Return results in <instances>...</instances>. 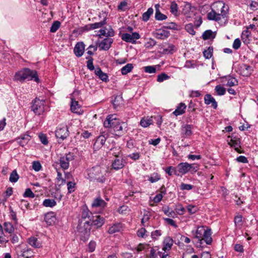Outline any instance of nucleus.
I'll use <instances>...</instances> for the list:
<instances>
[{"mask_svg":"<svg viewBox=\"0 0 258 258\" xmlns=\"http://www.w3.org/2000/svg\"><path fill=\"white\" fill-rule=\"evenodd\" d=\"M105 128H110V132L114 138L118 139L125 134L127 130V124L116 117V114L108 115L103 122Z\"/></svg>","mask_w":258,"mask_h":258,"instance_id":"1","label":"nucleus"},{"mask_svg":"<svg viewBox=\"0 0 258 258\" xmlns=\"http://www.w3.org/2000/svg\"><path fill=\"white\" fill-rule=\"evenodd\" d=\"M81 220L85 222L88 221V225L90 227H94L96 229L101 228L105 223V219L101 216L95 214V215L88 209L87 207L82 209L81 215Z\"/></svg>","mask_w":258,"mask_h":258,"instance_id":"2","label":"nucleus"},{"mask_svg":"<svg viewBox=\"0 0 258 258\" xmlns=\"http://www.w3.org/2000/svg\"><path fill=\"white\" fill-rule=\"evenodd\" d=\"M13 80L14 81L20 82H24L25 80H33L37 83L40 82L37 71L28 68H23L17 72L14 75Z\"/></svg>","mask_w":258,"mask_h":258,"instance_id":"3","label":"nucleus"},{"mask_svg":"<svg viewBox=\"0 0 258 258\" xmlns=\"http://www.w3.org/2000/svg\"><path fill=\"white\" fill-rule=\"evenodd\" d=\"M104 169L100 165H96L86 170L87 176L86 178L91 182L96 181L100 183H104L106 180V173L103 172Z\"/></svg>","mask_w":258,"mask_h":258,"instance_id":"4","label":"nucleus"},{"mask_svg":"<svg viewBox=\"0 0 258 258\" xmlns=\"http://www.w3.org/2000/svg\"><path fill=\"white\" fill-rule=\"evenodd\" d=\"M79 223L77 227V234L80 240L84 242L88 240L91 234L90 225H88V221L81 220V216L79 219Z\"/></svg>","mask_w":258,"mask_h":258,"instance_id":"5","label":"nucleus"},{"mask_svg":"<svg viewBox=\"0 0 258 258\" xmlns=\"http://www.w3.org/2000/svg\"><path fill=\"white\" fill-rule=\"evenodd\" d=\"M45 102L44 100H41L36 97L31 103V111H33L36 115L39 116L43 114L45 111Z\"/></svg>","mask_w":258,"mask_h":258,"instance_id":"6","label":"nucleus"},{"mask_svg":"<svg viewBox=\"0 0 258 258\" xmlns=\"http://www.w3.org/2000/svg\"><path fill=\"white\" fill-rule=\"evenodd\" d=\"M212 234L211 229L206 227L204 231L203 232L202 238H200L199 241H196L195 245L196 247L203 248L204 246V243L211 245L213 241Z\"/></svg>","mask_w":258,"mask_h":258,"instance_id":"7","label":"nucleus"},{"mask_svg":"<svg viewBox=\"0 0 258 258\" xmlns=\"http://www.w3.org/2000/svg\"><path fill=\"white\" fill-rule=\"evenodd\" d=\"M227 143L230 147L234 149V150L238 153H242L243 151L240 150L241 148V140L238 136L232 134L227 137Z\"/></svg>","mask_w":258,"mask_h":258,"instance_id":"8","label":"nucleus"},{"mask_svg":"<svg viewBox=\"0 0 258 258\" xmlns=\"http://www.w3.org/2000/svg\"><path fill=\"white\" fill-rule=\"evenodd\" d=\"M70 135V132L67 125H58L55 131V135L58 140L61 141L66 139Z\"/></svg>","mask_w":258,"mask_h":258,"instance_id":"9","label":"nucleus"},{"mask_svg":"<svg viewBox=\"0 0 258 258\" xmlns=\"http://www.w3.org/2000/svg\"><path fill=\"white\" fill-rule=\"evenodd\" d=\"M126 164L125 159L121 156H116L115 159L112 161L111 168L115 171L122 169Z\"/></svg>","mask_w":258,"mask_h":258,"instance_id":"10","label":"nucleus"},{"mask_svg":"<svg viewBox=\"0 0 258 258\" xmlns=\"http://www.w3.org/2000/svg\"><path fill=\"white\" fill-rule=\"evenodd\" d=\"M192 124H185L181 127L180 135L181 138H188L192 135Z\"/></svg>","mask_w":258,"mask_h":258,"instance_id":"11","label":"nucleus"},{"mask_svg":"<svg viewBox=\"0 0 258 258\" xmlns=\"http://www.w3.org/2000/svg\"><path fill=\"white\" fill-rule=\"evenodd\" d=\"M108 133L106 132H101L100 135L97 138L94 146H97V148L102 147L104 145L106 139L108 138Z\"/></svg>","mask_w":258,"mask_h":258,"instance_id":"12","label":"nucleus"},{"mask_svg":"<svg viewBox=\"0 0 258 258\" xmlns=\"http://www.w3.org/2000/svg\"><path fill=\"white\" fill-rule=\"evenodd\" d=\"M113 39L111 38L106 37L98 43V46L100 50H108L111 46Z\"/></svg>","mask_w":258,"mask_h":258,"instance_id":"13","label":"nucleus"},{"mask_svg":"<svg viewBox=\"0 0 258 258\" xmlns=\"http://www.w3.org/2000/svg\"><path fill=\"white\" fill-rule=\"evenodd\" d=\"M85 45L83 42H79L76 43L74 48V52L77 57H80L83 55L85 51Z\"/></svg>","mask_w":258,"mask_h":258,"instance_id":"14","label":"nucleus"},{"mask_svg":"<svg viewBox=\"0 0 258 258\" xmlns=\"http://www.w3.org/2000/svg\"><path fill=\"white\" fill-rule=\"evenodd\" d=\"M107 203L105 202L100 196H98L94 199L91 204L93 208H104L107 206Z\"/></svg>","mask_w":258,"mask_h":258,"instance_id":"15","label":"nucleus"},{"mask_svg":"<svg viewBox=\"0 0 258 258\" xmlns=\"http://www.w3.org/2000/svg\"><path fill=\"white\" fill-rule=\"evenodd\" d=\"M31 139V136L27 133L25 134L21 135L20 137L16 139V141L18 144L22 147H25Z\"/></svg>","mask_w":258,"mask_h":258,"instance_id":"16","label":"nucleus"},{"mask_svg":"<svg viewBox=\"0 0 258 258\" xmlns=\"http://www.w3.org/2000/svg\"><path fill=\"white\" fill-rule=\"evenodd\" d=\"M56 215L53 212H49L45 214L44 220L48 225H53L56 221Z\"/></svg>","mask_w":258,"mask_h":258,"instance_id":"17","label":"nucleus"},{"mask_svg":"<svg viewBox=\"0 0 258 258\" xmlns=\"http://www.w3.org/2000/svg\"><path fill=\"white\" fill-rule=\"evenodd\" d=\"M123 224L120 222H117L113 224L110 226L108 230V233L110 234H112L115 233L120 232L123 230Z\"/></svg>","mask_w":258,"mask_h":258,"instance_id":"18","label":"nucleus"},{"mask_svg":"<svg viewBox=\"0 0 258 258\" xmlns=\"http://www.w3.org/2000/svg\"><path fill=\"white\" fill-rule=\"evenodd\" d=\"M204 102L206 105L211 104V106L215 109L217 108V102L215 98L210 94H207L205 95Z\"/></svg>","mask_w":258,"mask_h":258,"instance_id":"19","label":"nucleus"},{"mask_svg":"<svg viewBox=\"0 0 258 258\" xmlns=\"http://www.w3.org/2000/svg\"><path fill=\"white\" fill-rule=\"evenodd\" d=\"M95 75L98 77V78L105 83L109 82L108 76L106 73L102 72L101 68L99 67L96 68L94 72Z\"/></svg>","mask_w":258,"mask_h":258,"instance_id":"20","label":"nucleus"},{"mask_svg":"<svg viewBox=\"0 0 258 258\" xmlns=\"http://www.w3.org/2000/svg\"><path fill=\"white\" fill-rule=\"evenodd\" d=\"M206 228V226H198L197 230L195 231L194 230H192L191 233L193 235L194 238L197 240L196 241H199L200 238H202L203 232L204 231Z\"/></svg>","mask_w":258,"mask_h":258,"instance_id":"21","label":"nucleus"},{"mask_svg":"<svg viewBox=\"0 0 258 258\" xmlns=\"http://www.w3.org/2000/svg\"><path fill=\"white\" fill-rule=\"evenodd\" d=\"M170 35V32L168 31L159 29L154 33V36L158 39H165L168 38Z\"/></svg>","mask_w":258,"mask_h":258,"instance_id":"22","label":"nucleus"},{"mask_svg":"<svg viewBox=\"0 0 258 258\" xmlns=\"http://www.w3.org/2000/svg\"><path fill=\"white\" fill-rule=\"evenodd\" d=\"M173 244V240L172 237L170 236L166 237L163 241V248L162 250L166 251L171 249Z\"/></svg>","mask_w":258,"mask_h":258,"instance_id":"23","label":"nucleus"},{"mask_svg":"<svg viewBox=\"0 0 258 258\" xmlns=\"http://www.w3.org/2000/svg\"><path fill=\"white\" fill-rule=\"evenodd\" d=\"M177 169L178 173L181 175H184L189 172L188 163L187 162H181L177 166Z\"/></svg>","mask_w":258,"mask_h":258,"instance_id":"24","label":"nucleus"},{"mask_svg":"<svg viewBox=\"0 0 258 258\" xmlns=\"http://www.w3.org/2000/svg\"><path fill=\"white\" fill-rule=\"evenodd\" d=\"M186 106L185 103L181 102L178 104L175 110L173 112L172 114L177 116L184 113Z\"/></svg>","mask_w":258,"mask_h":258,"instance_id":"25","label":"nucleus"},{"mask_svg":"<svg viewBox=\"0 0 258 258\" xmlns=\"http://www.w3.org/2000/svg\"><path fill=\"white\" fill-rule=\"evenodd\" d=\"M27 242L29 245L36 248H39L42 247L41 242L34 236L29 237L27 240Z\"/></svg>","mask_w":258,"mask_h":258,"instance_id":"26","label":"nucleus"},{"mask_svg":"<svg viewBox=\"0 0 258 258\" xmlns=\"http://www.w3.org/2000/svg\"><path fill=\"white\" fill-rule=\"evenodd\" d=\"M224 78H225L227 82V84H226L227 86L232 87L238 85L237 80L235 78L233 77L232 76H224Z\"/></svg>","mask_w":258,"mask_h":258,"instance_id":"27","label":"nucleus"},{"mask_svg":"<svg viewBox=\"0 0 258 258\" xmlns=\"http://www.w3.org/2000/svg\"><path fill=\"white\" fill-rule=\"evenodd\" d=\"M154 121L152 120V117H147L146 118L143 117L140 120V125L143 127H147L150 125L153 124Z\"/></svg>","mask_w":258,"mask_h":258,"instance_id":"28","label":"nucleus"},{"mask_svg":"<svg viewBox=\"0 0 258 258\" xmlns=\"http://www.w3.org/2000/svg\"><path fill=\"white\" fill-rule=\"evenodd\" d=\"M170 12L175 17H177L179 15V13L178 12V6L175 1H172L171 3L170 6Z\"/></svg>","mask_w":258,"mask_h":258,"instance_id":"29","label":"nucleus"},{"mask_svg":"<svg viewBox=\"0 0 258 258\" xmlns=\"http://www.w3.org/2000/svg\"><path fill=\"white\" fill-rule=\"evenodd\" d=\"M242 216L241 215H237L234 217V222L235 229H240L242 227Z\"/></svg>","mask_w":258,"mask_h":258,"instance_id":"30","label":"nucleus"},{"mask_svg":"<svg viewBox=\"0 0 258 258\" xmlns=\"http://www.w3.org/2000/svg\"><path fill=\"white\" fill-rule=\"evenodd\" d=\"M164 171L169 176H172L173 174L176 176L179 175L177 169L173 166H168L164 169Z\"/></svg>","mask_w":258,"mask_h":258,"instance_id":"31","label":"nucleus"},{"mask_svg":"<svg viewBox=\"0 0 258 258\" xmlns=\"http://www.w3.org/2000/svg\"><path fill=\"white\" fill-rule=\"evenodd\" d=\"M216 34H214L213 32L210 30H206L202 34V38L204 40H208L210 38H214Z\"/></svg>","mask_w":258,"mask_h":258,"instance_id":"32","label":"nucleus"},{"mask_svg":"<svg viewBox=\"0 0 258 258\" xmlns=\"http://www.w3.org/2000/svg\"><path fill=\"white\" fill-rule=\"evenodd\" d=\"M163 28L173 30H179L180 29V26L174 22L167 23L165 25L163 26Z\"/></svg>","mask_w":258,"mask_h":258,"instance_id":"33","label":"nucleus"},{"mask_svg":"<svg viewBox=\"0 0 258 258\" xmlns=\"http://www.w3.org/2000/svg\"><path fill=\"white\" fill-rule=\"evenodd\" d=\"M4 229L6 232L9 234L14 233L15 230L13 225L8 222H6L4 223Z\"/></svg>","mask_w":258,"mask_h":258,"instance_id":"34","label":"nucleus"},{"mask_svg":"<svg viewBox=\"0 0 258 258\" xmlns=\"http://www.w3.org/2000/svg\"><path fill=\"white\" fill-rule=\"evenodd\" d=\"M21 255L25 258H30L33 256V252L31 248H24L21 250Z\"/></svg>","mask_w":258,"mask_h":258,"instance_id":"35","label":"nucleus"},{"mask_svg":"<svg viewBox=\"0 0 258 258\" xmlns=\"http://www.w3.org/2000/svg\"><path fill=\"white\" fill-rule=\"evenodd\" d=\"M154 10L152 8L148 9L147 12L144 13L142 15V20L144 22H147L151 16L153 14Z\"/></svg>","mask_w":258,"mask_h":258,"instance_id":"36","label":"nucleus"},{"mask_svg":"<svg viewBox=\"0 0 258 258\" xmlns=\"http://www.w3.org/2000/svg\"><path fill=\"white\" fill-rule=\"evenodd\" d=\"M69 161L67 160L64 156L60 157L59 158V164L61 168L63 169H67L69 167Z\"/></svg>","mask_w":258,"mask_h":258,"instance_id":"37","label":"nucleus"},{"mask_svg":"<svg viewBox=\"0 0 258 258\" xmlns=\"http://www.w3.org/2000/svg\"><path fill=\"white\" fill-rule=\"evenodd\" d=\"M134 68L132 63H127L121 69V73L122 75H125L131 72Z\"/></svg>","mask_w":258,"mask_h":258,"instance_id":"38","label":"nucleus"},{"mask_svg":"<svg viewBox=\"0 0 258 258\" xmlns=\"http://www.w3.org/2000/svg\"><path fill=\"white\" fill-rule=\"evenodd\" d=\"M56 205V201L53 199H47L43 202V205L46 207L52 208Z\"/></svg>","mask_w":258,"mask_h":258,"instance_id":"39","label":"nucleus"},{"mask_svg":"<svg viewBox=\"0 0 258 258\" xmlns=\"http://www.w3.org/2000/svg\"><path fill=\"white\" fill-rule=\"evenodd\" d=\"M215 91L217 95L222 96L225 94L226 90L221 85H218L215 87Z\"/></svg>","mask_w":258,"mask_h":258,"instance_id":"40","label":"nucleus"},{"mask_svg":"<svg viewBox=\"0 0 258 258\" xmlns=\"http://www.w3.org/2000/svg\"><path fill=\"white\" fill-rule=\"evenodd\" d=\"M213 47L209 46L207 50H205L203 52V55L206 59H210L213 56Z\"/></svg>","mask_w":258,"mask_h":258,"instance_id":"41","label":"nucleus"},{"mask_svg":"<svg viewBox=\"0 0 258 258\" xmlns=\"http://www.w3.org/2000/svg\"><path fill=\"white\" fill-rule=\"evenodd\" d=\"M19 178V175L17 173L16 169L14 170L10 174L9 180L11 182L15 183Z\"/></svg>","mask_w":258,"mask_h":258,"instance_id":"42","label":"nucleus"},{"mask_svg":"<svg viewBox=\"0 0 258 258\" xmlns=\"http://www.w3.org/2000/svg\"><path fill=\"white\" fill-rule=\"evenodd\" d=\"M68 194H71L76 189V183L73 181H68L67 183Z\"/></svg>","mask_w":258,"mask_h":258,"instance_id":"43","label":"nucleus"},{"mask_svg":"<svg viewBox=\"0 0 258 258\" xmlns=\"http://www.w3.org/2000/svg\"><path fill=\"white\" fill-rule=\"evenodd\" d=\"M161 179V176L157 172H154L149 177L148 180L151 183H154Z\"/></svg>","mask_w":258,"mask_h":258,"instance_id":"44","label":"nucleus"},{"mask_svg":"<svg viewBox=\"0 0 258 258\" xmlns=\"http://www.w3.org/2000/svg\"><path fill=\"white\" fill-rule=\"evenodd\" d=\"M96 242L94 240H91L87 245V251L89 252H93L95 251L96 247Z\"/></svg>","mask_w":258,"mask_h":258,"instance_id":"45","label":"nucleus"},{"mask_svg":"<svg viewBox=\"0 0 258 258\" xmlns=\"http://www.w3.org/2000/svg\"><path fill=\"white\" fill-rule=\"evenodd\" d=\"M155 18L157 20L162 21L166 20L167 17L165 15L161 13L158 9H157L156 10Z\"/></svg>","mask_w":258,"mask_h":258,"instance_id":"46","label":"nucleus"},{"mask_svg":"<svg viewBox=\"0 0 258 258\" xmlns=\"http://www.w3.org/2000/svg\"><path fill=\"white\" fill-rule=\"evenodd\" d=\"M106 23V19L105 18L102 21L91 24L92 30L101 28Z\"/></svg>","mask_w":258,"mask_h":258,"instance_id":"47","label":"nucleus"},{"mask_svg":"<svg viewBox=\"0 0 258 258\" xmlns=\"http://www.w3.org/2000/svg\"><path fill=\"white\" fill-rule=\"evenodd\" d=\"M61 23L58 21H55L52 24L50 28V32L51 33L55 32L60 27Z\"/></svg>","mask_w":258,"mask_h":258,"instance_id":"48","label":"nucleus"},{"mask_svg":"<svg viewBox=\"0 0 258 258\" xmlns=\"http://www.w3.org/2000/svg\"><path fill=\"white\" fill-rule=\"evenodd\" d=\"M191 10V5L188 2H184L182 12L184 15L188 14Z\"/></svg>","mask_w":258,"mask_h":258,"instance_id":"49","label":"nucleus"},{"mask_svg":"<svg viewBox=\"0 0 258 258\" xmlns=\"http://www.w3.org/2000/svg\"><path fill=\"white\" fill-rule=\"evenodd\" d=\"M86 59L88 60L87 61V68L90 71L94 70L95 68L93 64V57L91 56H87L86 57Z\"/></svg>","mask_w":258,"mask_h":258,"instance_id":"50","label":"nucleus"},{"mask_svg":"<svg viewBox=\"0 0 258 258\" xmlns=\"http://www.w3.org/2000/svg\"><path fill=\"white\" fill-rule=\"evenodd\" d=\"M80 107V106H79L78 102L73 99H72L71 104V109L72 111L77 113V109Z\"/></svg>","mask_w":258,"mask_h":258,"instance_id":"51","label":"nucleus"},{"mask_svg":"<svg viewBox=\"0 0 258 258\" xmlns=\"http://www.w3.org/2000/svg\"><path fill=\"white\" fill-rule=\"evenodd\" d=\"M185 29L189 34L195 35L196 34V32L194 30V27L192 24L189 23L185 26Z\"/></svg>","mask_w":258,"mask_h":258,"instance_id":"52","label":"nucleus"},{"mask_svg":"<svg viewBox=\"0 0 258 258\" xmlns=\"http://www.w3.org/2000/svg\"><path fill=\"white\" fill-rule=\"evenodd\" d=\"M145 73L149 74L155 73L156 72V68L154 66H148L143 68Z\"/></svg>","mask_w":258,"mask_h":258,"instance_id":"53","label":"nucleus"},{"mask_svg":"<svg viewBox=\"0 0 258 258\" xmlns=\"http://www.w3.org/2000/svg\"><path fill=\"white\" fill-rule=\"evenodd\" d=\"M38 137L41 143L44 145H47L48 144V138L45 134L41 133L39 134Z\"/></svg>","mask_w":258,"mask_h":258,"instance_id":"54","label":"nucleus"},{"mask_svg":"<svg viewBox=\"0 0 258 258\" xmlns=\"http://www.w3.org/2000/svg\"><path fill=\"white\" fill-rule=\"evenodd\" d=\"M10 211V217L11 219L13 220L15 223H18V219L17 218L16 213L13 210L12 207L10 206L9 208Z\"/></svg>","mask_w":258,"mask_h":258,"instance_id":"55","label":"nucleus"},{"mask_svg":"<svg viewBox=\"0 0 258 258\" xmlns=\"http://www.w3.org/2000/svg\"><path fill=\"white\" fill-rule=\"evenodd\" d=\"M121 38L124 41L132 43L131 34L127 33H122L121 35Z\"/></svg>","mask_w":258,"mask_h":258,"instance_id":"56","label":"nucleus"},{"mask_svg":"<svg viewBox=\"0 0 258 258\" xmlns=\"http://www.w3.org/2000/svg\"><path fill=\"white\" fill-rule=\"evenodd\" d=\"M23 196L24 198H34L35 197V194L32 192L31 188H27L24 192Z\"/></svg>","mask_w":258,"mask_h":258,"instance_id":"57","label":"nucleus"},{"mask_svg":"<svg viewBox=\"0 0 258 258\" xmlns=\"http://www.w3.org/2000/svg\"><path fill=\"white\" fill-rule=\"evenodd\" d=\"M187 210L189 214L192 215L196 213L198 210V207L196 206L188 205L186 207Z\"/></svg>","mask_w":258,"mask_h":258,"instance_id":"58","label":"nucleus"},{"mask_svg":"<svg viewBox=\"0 0 258 258\" xmlns=\"http://www.w3.org/2000/svg\"><path fill=\"white\" fill-rule=\"evenodd\" d=\"M188 169L189 172H190L191 173H195L199 170V166L195 163H188Z\"/></svg>","mask_w":258,"mask_h":258,"instance_id":"59","label":"nucleus"},{"mask_svg":"<svg viewBox=\"0 0 258 258\" xmlns=\"http://www.w3.org/2000/svg\"><path fill=\"white\" fill-rule=\"evenodd\" d=\"M169 76L165 73H162L157 76V81L158 82H162L165 80H168Z\"/></svg>","mask_w":258,"mask_h":258,"instance_id":"60","label":"nucleus"},{"mask_svg":"<svg viewBox=\"0 0 258 258\" xmlns=\"http://www.w3.org/2000/svg\"><path fill=\"white\" fill-rule=\"evenodd\" d=\"M251 35V32L248 29L244 30L241 34V39L244 43H246V39H245L244 36H246V38H248Z\"/></svg>","mask_w":258,"mask_h":258,"instance_id":"61","label":"nucleus"},{"mask_svg":"<svg viewBox=\"0 0 258 258\" xmlns=\"http://www.w3.org/2000/svg\"><path fill=\"white\" fill-rule=\"evenodd\" d=\"M156 43V41L154 39L150 38L148 41L145 43V46L146 48H151L155 46Z\"/></svg>","mask_w":258,"mask_h":258,"instance_id":"62","label":"nucleus"},{"mask_svg":"<svg viewBox=\"0 0 258 258\" xmlns=\"http://www.w3.org/2000/svg\"><path fill=\"white\" fill-rule=\"evenodd\" d=\"M152 117V120H154L155 121L156 123L157 124L158 126L159 127L162 123V116L160 115H155L153 116H151Z\"/></svg>","mask_w":258,"mask_h":258,"instance_id":"63","label":"nucleus"},{"mask_svg":"<svg viewBox=\"0 0 258 258\" xmlns=\"http://www.w3.org/2000/svg\"><path fill=\"white\" fill-rule=\"evenodd\" d=\"M32 168L35 171H39L42 168V166L38 161H34L32 163Z\"/></svg>","mask_w":258,"mask_h":258,"instance_id":"64","label":"nucleus"}]
</instances>
